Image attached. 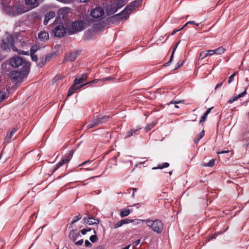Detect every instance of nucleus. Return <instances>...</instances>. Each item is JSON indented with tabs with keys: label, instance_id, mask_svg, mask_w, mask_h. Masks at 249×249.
Wrapping results in <instances>:
<instances>
[{
	"label": "nucleus",
	"instance_id": "69168bd1",
	"mask_svg": "<svg viewBox=\"0 0 249 249\" xmlns=\"http://www.w3.org/2000/svg\"><path fill=\"white\" fill-rule=\"evenodd\" d=\"M132 190H133L132 196H134V193L137 191V189L133 188H132Z\"/></svg>",
	"mask_w": 249,
	"mask_h": 249
},
{
	"label": "nucleus",
	"instance_id": "ea45409f",
	"mask_svg": "<svg viewBox=\"0 0 249 249\" xmlns=\"http://www.w3.org/2000/svg\"><path fill=\"white\" fill-rule=\"evenodd\" d=\"M37 50V47L36 46H33L31 49V54H34V53Z\"/></svg>",
	"mask_w": 249,
	"mask_h": 249
},
{
	"label": "nucleus",
	"instance_id": "c756f323",
	"mask_svg": "<svg viewBox=\"0 0 249 249\" xmlns=\"http://www.w3.org/2000/svg\"><path fill=\"white\" fill-rule=\"evenodd\" d=\"M169 166V164L167 162H164L161 165H159L158 167H153L152 168L153 170L157 169H162L164 168L168 167Z\"/></svg>",
	"mask_w": 249,
	"mask_h": 249
},
{
	"label": "nucleus",
	"instance_id": "72a5a7b5",
	"mask_svg": "<svg viewBox=\"0 0 249 249\" xmlns=\"http://www.w3.org/2000/svg\"><path fill=\"white\" fill-rule=\"evenodd\" d=\"M6 98V94L3 91H0V102L3 101Z\"/></svg>",
	"mask_w": 249,
	"mask_h": 249
},
{
	"label": "nucleus",
	"instance_id": "13d9d810",
	"mask_svg": "<svg viewBox=\"0 0 249 249\" xmlns=\"http://www.w3.org/2000/svg\"><path fill=\"white\" fill-rule=\"evenodd\" d=\"M187 24H193L196 25V26H198L199 24V23H195V21H188V22H187Z\"/></svg>",
	"mask_w": 249,
	"mask_h": 249
},
{
	"label": "nucleus",
	"instance_id": "f257e3e1",
	"mask_svg": "<svg viewBox=\"0 0 249 249\" xmlns=\"http://www.w3.org/2000/svg\"><path fill=\"white\" fill-rule=\"evenodd\" d=\"M14 39L12 36H8L7 37L3 39L2 41V43L0 45V47L3 50H7L12 49L14 51L16 52H18V53L24 54H28V52H24L23 51H18L17 49H16L14 45Z\"/></svg>",
	"mask_w": 249,
	"mask_h": 249
},
{
	"label": "nucleus",
	"instance_id": "2eb2a0df",
	"mask_svg": "<svg viewBox=\"0 0 249 249\" xmlns=\"http://www.w3.org/2000/svg\"><path fill=\"white\" fill-rule=\"evenodd\" d=\"M117 10L115 4L113 2L107 6L106 12L107 15H111L115 13Z\"/></svg>",
	"mask_w": 249,
	"mask_h": 249
},
{
	"label": "nucleus",
	"instance_id": "680f3d73",
	"mask_svg": "<svg viewBox=\"0 0 249 249\" xmlns=\"http://www.w3.org/2000/svg\"><path fill=\"white\" fill-rule=\"evenodd\" d=\"M96 168H97V166H95V167H93L92 168H86V169H87V171H92V170H95Z\"/></svg>",
	"mask_w": 249,
	"mask_h": 249
},
{
	"label": "nucleus",
	"instance_id": "a18cd8bd",
	"mask_svg": "<svg viewBox=\"0 0 249 249\" xmlns=\"http://www.w3.org/2000/svg\"><path fill=\"white\" fill-rule=\"evenodd\" d=\"M83 242H84V241L83 239L77 241L76 242H75V245H78V246H80L83 244Z\"/></svg>",
	"mask_w": 249,
	"mask_h": 249
},
{
	"label": "nucleus",
	"instance_id": "4be33fe9",
	"mask_svg": "<svg viewBox=\"0 0 249 249\" xmlns=\"http://www.w3.org/2000/svg\"><path fill=\"white\" fill-rule=\"evenodd\" d=\"M17 129L16 128H13L10 133H8L4 139V142H8L12 138L16 132Z\"/></svg>",
	"mask_w": 249,
	"mask_h": 249
},
{
	"label": "nucleus",
	"instance_id": "39448f33",
	"mask_svg": "<svg viewBox=\"0 0 249 249\" xmlns=\"http://www.w3.org/2000/svg\"><path fill=\"white\" fill-rule=\"evenodd\" d=\"M109 119L108 116H97L93 118L88 125V128H91L94 127L100 124H102L107 122Z\"/></svg>",
	"mask_w": 249,
	"mask_h": 249
},
{
	"label": "nucleus",
	"instance_id": "58836bf2",
	"mask_svg": "<svg viewBox=\"0 0 249 249\" xmlns=\"http://www.w3.org/2000/svg\"><path fill=\"white\" fill-rule=\"evenodd\" d=\"M207 116L205 115V114H204L201 117V119H200V120L199 121V123H202L206 121V120L207 119Z\"/></svg>",
	"mask_w": 249,
	"mask_h": 249
},
{
	"label": "nucleus",
	"instance_id": "e433bc0d",
	"mask_svg": "<svg viewBox=\"0 0 249 249\" xmlns=\"http://www.w3.org/2000/svg\"><path fill=\"white\" fill-rule=\"evenodd\" d=\"M236 74V72H235L230 76L229 80H228L229 84H230L233 80L234 77L235 76Z\"/></svg>",
	"mask_w": 249,
	"mask_h": 249
},
{
	"label": "nucleus",
	"instance_id": "ddd939ff",
	"mask_svg": "<svg viewBox=\"0 0 249 249\" xmlns=\"http://www.w3.org/2000/svg\"><path fill=\"white\" fill-rule=\"evenodd\" d=\"M83 219L85 223L89 225H97L99 223V220L98 219L94 218L92 216L90 215L85 217Z\"/></svg>",
	"mask_w": 249,
	"mask_h": 249
},
{
	"label": "nucleus",
	"instance_id": "412c9836",
	"mask_svg": "<svg viewBox=\"0 0 249 249\" xmlns=\"http://www.w3.org/2000/svg\"><path fill=\"white\" fill-rule=\"evenodd\" d=\"M212 55L214 54L217 55H221L225 53L226 49L222 46L219 47L215 50H211Z\"/></svg>",
	"mask_w": 249,
	"mask_h": 249
},
{
	"label": "nucleus",
	"instance_id": "f8f14e48",
	"mask_svg": "<svg viewBox=\"0 0 249 249\" xmlns=\"http://www.w3.org/2000/svg\"><path fill=\"white\" fill-rule=\"evenodd\" d=\"M87 78L88 74L86 73H83L81 75H77L73 82L74 85H77L84 82L87 80Z\"/></svg>",
	"mask_w": 249,
	"mask_h": 249
},
{
	"label": "nucleus",
	"instance_id": "5701e85b",
	"mask_svg": "<svg viewBox=\"0 0 249 249\" xmlns=\"http://www.w3.org/2000/svg\"><path fill=\"white\" fill-rule=\"evenodd\" d=\"M247 94L246 92V89L244 90L243 92H242L241 93L239 94L237 96H233L232 98H231L229 101L228 103L230 104L232 103L233 102L236 101L238 98H240L242 97H243Z\"/></svg>",
	"mask_w": 249,
	"mask_h": 249
},
{
	"label": "nucleus",
	"instance_id": "0eeeda50",
	"mask_svg": "<svg viewBox=\"0 0 249 249\" xmlns=\"http://www.w3.org/2000/svg\"><path fill=\"white\" fill-rule=\"evenodd\" d=\"M29 70H22L21 71H13L10 74L12 79L15 80L21 79L23 76L27 74Z\"/></svg>",
	"mask_w": 249,
	"mask_h": 249
},
{
	"label": "nucleus",
	"instance_id": "6ab92c4d",
	"mask_svg": "<svg viewBox=\"0 0 249 249\" xmlns=\"http://www.w3.org/2000/svg\"><path fill=\"white\" fill-rule=\"evenodd\" d=\"M212 53L211 50L203 51L199 53L198 59L202 60L207 56H212Z\"/></svg>",
	"mask_w": 249,
	"mask_h": 249
},
{
	"label": "nucleus",
	"instance_id": "f3484780",
	"mask_svg": "<svg viewBox=\"0 0 249 249\" xmlns=\"http://www.w3.org/2000/svg\"><path fill=\"white\" fill-rule=\"evenodd\" d=\"M77 57V53L76 52H72L67 54L65 57V60L68 61H73L76 59Z\"/></svg>",
	"mask_w": 249,
	"mask_h": 249
},
{
	"label": "nucleus",
	"instance_id": "a211bd4d",
	"mask_svg": "<svg viewBox=\"0 0 249 249\" xmlns=\"http://www.w3.org/2000/svg\"><path fill=\"white\" fill-rule=\"evenodd\" d=\"M96 37L95 33L91 31H88L85 36V38L87 40L94 39Z\"/></svg>",
	"mask_w": 249,
	"mask_h": 249
},
{
	"label": "nucleus",
	"instance_id": "603ef678",
	"mask_svg": "<svg viewBox=\"0 0 249 249\" xmlns=\"http://www.w3.org/2000/svg\"><path fill=\"white\" fill-rule=\"evenodd\" d=\"M99 81H101L100 79H95L93 81H90V82H89L88 83H89V84H90V83H93V84H96Z\"/></svg>",
	"mask_w": 249,
	"mask_h": 249
},
{
	"label": "nucleus",
	"instance_id": "2f4dec72",
	"mask_svg": "<svg viewBox=\"0 0 249 249\" xmlns=\"http://www.w3.org/2000/svg\"><path fill=\"white\" fill-rule=\"evenodd\" d=\"M82 217V215L81 214H78V215H76V216H75L73 218V220H72L71 222V224H74V223L76 222L77 221H78L79 220H80V219H81V218Z\"/></svg>",
	"mask_w": 249,
	"mask_h": 249
},
{
	"label": "nucleus",
	"instance_id": "7c9ffc66",
	"mask_svg": "<svg viewBox=\"0 0 249 249\" xmlns=\"http://www.w3.org/2000/svg\"><path fill=\"white\" fill-rule=\"evenodd\" d=\"M215 162V160L212 159L207 163L203 164V166L212 167L214 165Z\"/></svg>",
	"mask_w": 249,
	"mask_h": 249
},
{
	"label": "nucleus",
	"instance_id": "6e6552de",
	"mask_svg": "<svg viewBox=\"0 0 249 249\" xmlns=\"http://www.w3.org/2000/svg\"><path fill=\"white\" fill-rule=\"evenodd\" d=\"M73 154V151H71L70 153L67 154L62 160L56 164L55 168L54 169L53 172L57 170L60 166H62L64 164L67 163L71 159Z\"/></svg>",
	"mask_w": 249,
	"mask_h": 249
},
{
	"label": "nucleus",
	"instance_id": "e2e57ef3",
	"mask_svg": "<svg viewBox=\"0 0 249 249\" xmlns=\"http://www.w3.org/2000/svg\"><path fill=\"white\" fill-rule=\"evenodd\" d=\"M182 103V101H172V102H171V104H178V103Z\"/></svg>",
	"mask_w": 249,
	"mask_h": 249
},
{
	"label": "nucleus",
	"instance_id": "a19ab883",
	"mask_svg": "<svg viewBox=\"0 0 249 249\" xmlns=\"http://www.w3.org/2000/svg\"><path fill=\"white\" fill-rule=\"evenodd\" d=\"M32 59L33 61H36L37 60V55L34 54H31Z\"/></svg>",
	"mask_w": 249,
	"mask_h": 249
},
{
	"label": "nucleus",
	"instance_id": "09e8293b",
	"mask_svg": "<svg viewBox=\"0 0 249 249\" xmlns=\"http://www.w3.org/2000/svg\"><path fill=\"white\" fill-rule=\"evenodd\" d=\"M61 79V76H55L54 79H53V83L55 82V81H58L59 80H60Z\"/></svg>",
	"mask_w": 249,
	"mask_h": 249
},
{
	"label": "nucleus",
	"instance_id": "5fc2aeb1",
	"mask_svg": "<svg viewBox=\"0 0 249 249\" xmlns=\"http://www.w3.org/2000/svg\"><path fill=\"white\" fill-rule=\"evenodd\" d=\"M212 108H213V107H211V108H208V109L206 111V112H205V113H204V114H205V115H207H207L210 113V111H211V110L212 109Z\"/></svg>",
	"mask_w": 249,
	"mask_h": 249
},
{
	"label": "nucleus",
	"instance_id": "4c0bfd02",
	"mask_svg": "<svg viewBox=\"0 0 249 249\" xmlns=\"http://www.w3.org/2000/svg\"><path fill=\"white\" fill-rule=\"evenodd\" d=\"M123 225V224L122 222V220L118 222L117 223L115 224L114 225V228L116 229Z\"/></svg>",
	"mask_w": 249,
	"mask_h": 249
},
{
	"label": "nucleus",
	"instance_id": "4d7b16f0",
	"mask_svg": "<svg viewBox=\"0 0 249 249\" xmlns=\"http://www.w3.org/2000/svg\"><path fill=\"white\" fill-rule=\"evenodd\" d=\"M81 232L83 235H85L87 232V231L86 229H84L81 231Z\"/></svg>",
	"mask_w": 249,
	"mask_h": 249
},
{
	"label": "nucleus",
	"instance_id": "c9c22d12",
	"mask_svg": "<svg viewBox=\"0 0 249 249\" xmlns=\"http://www.w3.org/2000/svg\"><path fill=\"white\" fill-rule=\"evenodd\" d=\"M122 220V222L124 224H128V223H131V222H133V220H130L128 218H126V219H123V220Z\"/></svg>",
	"mask_w": 249,
	"mask_h": 249
},
{
	"label": "nucleus",
	"instance_id": "b1692460",
	"mask_svg": "<svg viewBox=\"0 0 249 249\" xmlns=\"http://www.w3.org/2000/svg\"><path fill=\"white\" fill-rule=\"evenodd\" d=\"M113 3L115 4V6L118 9L124 5L126 2L124 0H115Z\"/></svg>",
	"mask_w": 249,
	"mask_h": 249
},
{
	"label": "nucleus",
	"instance_id": "37998d69",
	"mask_svg": "<svg viewBox=\"0 0 249 249\" xmlns=\"http://www.w3.org/2000/svg\"><path fill=\"white\" fill-rule=\"evenodd\" d=\"M46 60H47V58H46L45 59V60H44V61L42 60V61H41V62L39 63L38 64V66H39V67H42L44 66V65L45 64V63H46Z\"/></svg>",
	"mask_w": 249,
	"mask_h": 249
},
{
	"label": "nucleus",
	"instance_id": "f03ea898",
	"mask_svg": "<svg viewBox=\"0 0 249 249\" xmlns=\"http://www.w3.org/2000/svg\"><path fill=\"white\" fill-rule=\"evenodd\" d=\"M141 221L144 222L148 227L157 233H160L163 231V224L161 221L159 219L155 220L146 219Z\"/></svg>",
	"mask_w": 249,
	"mask_h": 249
},
{
	"label": "nucleus",
	"instance_id": "49530a36",
	"mask_svg": "<svg viewBox=\"0 0 249 249\" xmlns=\"http://www.w3.org/2000/svg\"><path fill=\"white\" fill-rule=\"evenodd\" d=\"M180 42V41H179L178 42L176 43V44L174 47V48H173V52H172L173 53H175V51H176V49H177L178 44H179Z\"/></svg>",
	"mask_w": 249,
	"mask_h": 249
},
{
	"label": "nucleus",
	"instance_id": "774afa93",
	"mask_svg": "<svg viewBox=\"0 0 249 249\" xmlns=\"http://www.w3.org/2000/svg\"><path fill=\"white\" fill-rule=\"evenodd\" d=\"M95 249H104V248L103 246H100L97 247Z\"/></svg>",
	"mask_w": 249,
	"mask_h": 249
},
{
	"label": "nucleus",
	"instance_id": "0e129e2a",
	"mask_svg": "<svg viewBox=\"0 0 249 249\" xmlns=\"http://www.w3.org/2000/svg\"><path fill=\"white\" fill-rule=\"evenodd\" d=\"M222 85V83H220L218 84H217L216 87H215V89H217L218 88L221 87Z\"/></svg>",
	"mask_w": 249,
	"mask_h": 249
},
{
	"label": "nucleus",
	"instance_id": "79ce46f5",
	"mask_svg": "<svg viewBox=\"0 0 249 249\" xmlns=\"http://www.w3.org/2000/svg\"><path fill=\"white\" fill-rule=\"evenodd\" d=\"M133 135V134L132 131L130 130V131H128L126 133V135L125 138L129 137L132 136Z\"/></svg>",
	"mask_w": 249,
	"mask_h": 249
},
{
	"label": "nucleus",
	"instance_id": "20e7f679",
	"mask_svg": "<svg viewBox=\"0 0 249 249\" xmlns=\"http://www.w3.org/2000/svg\"><path fill=\"white\" fill-rule=\"evenodd\" d=\"M130 12L126 10L125 8L120 13L115 15L109 18V20L113 23L120 20H125L129 17Z\"/></svg>",
	"mask_w": 249,
	"mask_h": 249
},
{
	"label": "nucleus",
	"instance_id": "bb28decb",
	"mask_svg": "<svg viewBox=\"0 0 249 249\" xmlns=\"http://www.w3.org/2000/svg\"><path fill=\"white\" fill-rule=\"evenodd\" d=\"M76 85H74V83H73L71 87V88L69 89V92L68 94V96H71L73 93L75 92L76 91V89L75 88V87Z\"/></svg>",
	"mask_w": 249,
	"mask_h": 249
},
{
	"label": "nucleus",
	"instance_id": "338daca9",
	"mask_svg": "<svg viewBox=\"0 0 249 249\" xmlns=\"http://www.w3.org/2000/svg\"><path fill=\"white\" fill-rule=\"evenodd\" d=\"M178 68L183 64V62H181V61H180L178 63Z\"/></svg>",
	"mask_w": 249,
	"mask_h": 249
},
{
	"label": "nucleus",
	"instance_id": "3c124183",
	"mask_svg": "<svg viewBox=\"0 0 249 249\" xmlns=\"http://www.w3.org/2000/svg\"><path fill=\"white\" fill-rule=\"evenodd\" d=\"M140 241H141L140 239H138V240H136V241H135L134 243H133L134 246L136 247L137 245H138L140 243Z\"/></svg>",
	"mask_w": 249,
	"mask_h": 249
},
{
	"label": "nucleus",
	"instance_id": "cd10ccee",
	"mask_svg": "<svg viewBox=\"0 0 249 249\" xmlns=\"http://www.w3.org/2000/svg\"><path fill=\"white\" fill-rule=\"evenodd\" d=\"M55 16V14L54 12L50 11L45 15V17L50 20L51 18H54Z\"/></svg>",
	"mask_w": 249,
	"mask_h": 249
},
{
	"label": "nucleus",
	"instance_id": "4468645a",
	"mask_svg": "<svg viewBox=\"0 0 249 249\" xmlns=\"http://www.w3.org/2000/svg\"><path fill=\"white\" fill-rule=\"evenodd\" d=\"M43 0H25L26 4L31 9L34 8L38 6L40 1Z\"/></svg>",
	"mask_w": 249,
	"mask_h": 249
},
{
	"label": "nucleus",
	"instance_id": "7ed1b4c3",
	"mask_svg": "<svg viewBox=\"0 0 249 249\" xmlns=\"http://www.w3.org/2000/svg\"><path fill=\"white\" fill-rule=\"evenodd\" d=\"M10 63L12 67L17 68L22 66V70H29L30 64L26 62L22 57L15 56L10 59Z\"/></svg>",
	"mask_w": 249,
	"mask_h": 249
},
{
	"label": "nucleus",
	"instance_id": "a878e982",
	"mask_svg": "<svg viewBox=\"0 0 249 249\" xmlns=\"http://www.w3.org/2000/svg\"><path fill=\"white\" fill-rule=\"evenodd\" d=\"M204 136V130H203L199 135H197L195 139H194V142L196 144H197L199 141V140L203 137Z\"/></svg>",
	"mask_w": 249,
	"mask_h": 249
},
{
	"label": "nucleus",
	"instance_id": "864d4df0",
	"mask_svg": "<svg viewBox=\"0 0 249 249\" xmlns=\"http://www.w3.org/2000/svg\"><path fill=\"white\" fill-rule=\"evenodd\" d=\"M113 78L112 77H109L106 78L105 79H100V80L102 81H104L105 80H113Z\"/></svg>",
	"mask_w": 249,
	"mask_h": 249
},
{
	"label": "nucleus",
	"instance_id": "bf43d9fd",
	"mask_svg": "<svg viewBox=\"0 0 249 249\" xmlns=\"http://www.w3.org/2000/svg\"><path fill=\"white\" fill-rule=\"evenodd\" d=\"M49 21V19H48V18H46L45 17V18L44 20V25L47 24Z\"/></svg>",
	"mask_w": 249,
	"mask_h": 249
},
{
	"label": "nucleus",
	"instance_id": "9d476101",
	"mask_svg": "<svg viewBox=\"0 0 249 249\" xmlns=\"http://www.w3.org/2000/svg\"><path fill=\"white\" fill-rule=\"evenodd\" d=\"M142 3V0H135L131 2L126 7L125 9L128 10L129 12H131L133 11L136 8L140 6Z\"/></svg>",
	"mask_w": 249,
	"mask_h": 249
},
{
	"label": "nucleus",
	"instance_id": "393cba45",
	"mask_svg": "<svg viewBox=\"0 0 249 249\" xmlns=\"http://www.w3.org/2000/svg\"><path fill=\"white\" fill-rule=\"evenodd\" d=\"M68 9L67 8H61L59 10L58 12V14L60 17L62 16V18H64L65 16V14L68 13Z\"/></svg>",
	"mask_w": 249,
	"mask_h": 249
},
{
	"label": "nucleus",
	"instance_id": "9b49d317",
	"mask_svg": "<svg viewBox=\"0 0 249 249\" xmlns=\"http://www.w3.org/2000/svg\"><path fill=\"white\" fill-rule=\"evenodd\" d=\"M53 33L55 36L62 37L66 34V29L63 26L59 25L55 27Z\"/></svg>",
	"mask_w": 249,
	"mask_h": 249
},
{
	"label": "nucleus",
	"instance_id": "dca6fc26",
	"mask_svg": "<svg viewBox=\"0 0 249 249\" xmlns=\"http://www.w3.org/2000/svg\"><path fill=\"white\" fill-rule=\"evenodd\" d=\"M49 34L45 31H42L38 34V38L41 41H45L49 39Z\"/></svg>",
	"mask_w": 249,
	"mask_h": 249
},
{
	"label": "nucleus",
	"instance_id": "473e14b6",
	"mask_svg": "<svg viewBox=\"0 0 249 249\" xmlns=\"http://www.w3.org/2000/svg\"><path fill=\"white\" fill-rule=\"evenodd\" d=\"M157 124L156 122H153L152 124H148L147 126L145 127V130L146 132L150 130L152 127H153L155 124Z\"/></svg>",
	"mask_w": 249,
	"mask_h": 249
},
{
	"label": "nucleus",
	"instance_id": "8fccbe9b",
	"mask_svg": "<svg viewBox=\"0 0 249 249\" xmlns=\"http://www.w3.org/2000/svg\"><path fill=\"white\" fill-rule=\"evenodd\" d=\"M174 53H172V54L170 56V60L168 62H167L166 63V65H168L169 63H170L171 62V61H172V60L173 59V58H174Z\"/></svg>",
	"mask_w": 249,
	"mask_h": 249
},
{
	"label": "nucleus",
	"instance_id": "1a4fd4ad",
	"mask_svg": "<svg viewBox=\"0 0 249 249\" xmlns=\"http://www.w3.org/2000/svg\"><path fill=\"white\" fill-rule=\"evenodd\" d=\"M105 12L104 9L102 7H96L91 10L90 12L91 16L95 18H99L104 15Z\"/></svg>",
	"mask_w": 249,
	"mask_h": 249
},
{
	"label": "nucleus",
	"instance_id": "c85d7f7f",
	"mask_svg": "<svg viewBox=\"0 0 249 249\" xmlns=\"http://www.w3.org/2000/svg\"><path fill=\"white\" fill-rule=\"evenodd\" d=\"M130 213L129 210H122L120 212V216L121 217H124L128 215Z\"/></svg>",
	"mask_w": 249,
	"mask_h": 249
},
{
	"label": "nucleus",
	"instance_id": "aec40b11",
	"mask_svg": "<svg viewBox=\"0 0 249 249\" xmlns=\"http://www.w3.org/2000/svg\"><path fill=\"white\" fill-rule=\"evenodd\" d=\"M80 236V233L74 230H72L69 234L70 238L73 241H75Z\"/></svg>",
	"mask_w": 249,
	"mask_h": 249
},
{
	"label": "nucleus",
	"instance_id": "052dcab7",
	"mask_svg": "<svg viewBox=\"0 0 249 249\" xmlns=\"http://www.w3.org/2000/svg\"><path fill=\"white\" fill-rule=\"evenodd\" d=\"M139 129H140V128L134 129H131V130L132 131L133 134L136 133Z\"/></svg>",
	"mask_w": 249,
	"mask_h": 249
},
{
	"label": "nucleus",
	"instance_id": "423d86ee",
	"mask_svg": "<svg viewBox=\"0 0 249 249\" xmlns=\"http://www.w3.org/2000/svg\"><path fill=\"white\" fill-rule=\"evenodd\" d=\"M84 29V23L82 20L76 21L72 23L71 30L70 31L69 34H72L81 31Z\"/></svg>",
	"mask_w": 249,
	"mask_h": 249
},
{
	"label": "nucleus",
	"instance_id": "f704fd0d",
	"mask_svg": "<svg viewBox=\"0 0 249 249\" xmlns=\"http://www.w3.org/2000/svg\"><path fill=\"white\" fill-rule=\"evenodd\" d=\"M89 239L92 243H95L98 240L97 237L96 235H92L90 236Z\"/></svg>",
	"mask_w": 249,
	"mask_h": 249
},
{
	"label": "nucleus",
	"instance_id": "6e6d98bb",
	"mask_svg": "<svg viewBox=\"0 0 249 249\" xmlns=\"http://www.w3.org/2000/svg\"><path fill=\"white\" fill-rule=\"evenodd\" d=\"M229 151H228V150H223V151H221L220 152H218L217 154H221L227 153H229Z\"/></svg>",
	"mask_w": 249,
	"mask_h": 249
},
{
	"label": "nucleus",
	"instance_id": "c03bdc74",
	"mask_svg": "<svg viewBox=\"0 0 249 249\" xmlns=\"http://www.w3.org/2000/svg\"><path fill=\"white\" fill-rule=\"evenodd\" d=\"M89 83H85V84H82V85H80V86H77V87H75V88L76 89V90L77 89H80L81 88H82V87H84V86H85V85H87L89 84Z\"/></svg>",
	"mask_w": 249,
	"mask_h": 249
},
{
	"label": "nucleus",
	"instance_id": "de8ad7c7",
	"mask_svg": "<svg viewBox=\"0 0 249 249\" xmlns=\"http://www.w3.org/2000/svg\"><path fill=\"white\" fill-rule=\"evenodd\" d=\"M85 246L87 247H91L92 245L91 244L88 240H86Z\"/></svg>",
	"mask_w": 249,
	"mask_h": 249
}]
</instances>
